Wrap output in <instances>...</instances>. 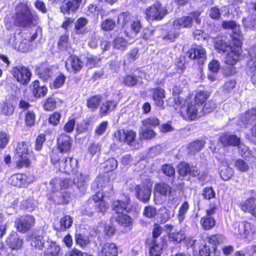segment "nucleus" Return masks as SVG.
<instances>
[{"label": "nucleus", "instance_id": "4468645a", "mask_svg": "<svg viewBox=\"0 0 256 256\" xmlns=\"http://www.w3.org/2000/svg\"><path fill=\"white\" fill-rule=\"evenodd\" d=\"M33 180V177L22 174L13 175L10 178V184L19 188L26 186Z\"/></svg>", "mask_w": 256, "mask_h": 256}, {"label": "nucleus", "instance_id": "a211bd4d", "mask_svg": "<svg viewBox=\"0 0 256 256\" xmlns=\"http://www.w3.org/2000/svg\"><path fill=\"white\" fill-rule=\"evenodd\" d=\"M136 196L140 201L146 203L150 200L152 190L146 186H138L136 188Z\"/></svg>", "mask_w": 256, "mask_h": 256}, {"label": "nucleus", "instance_id": "72a5a7b5", "mask_svg": "<svg viewBox=\"0 0 256 256\" xmlns=\"http://www.w3.org/2000/svg\"><path fill=\"white\" fill-rule=\"evenodd\" d=\"M117 102L114 100H107L102 104L100 108L101 114L104 116L113 110L117 106Z\"/></svg>", "mask_w": 256, "mask_h": 256}, {"label": "nucleus", "instance_id": "b1692460", "mask_svg": "<svg viewBox=\"0 0 256 256\" xmlns=\"http://www.w3.org/2000/svg\"><path fill=\"white\" fill-rule=\"evenodd\" d=\"M16 156L18 160H30L31 154L28 152L27 146L25 142L18 143L16 148Z\"/></svg>", "mask_w": 256, "mask_h": 256}, {"label": "nucleus", "instance_id": "bb28decb", "mask_svg": "<svg viewBox=\"0 0 256 256\" xmlns=\"http://www.w3.org/2000/svg\"><path fill=\"white\" fill-rule=\"evenodd\" d=\"M154 191L162 196L166 198L168 196L169 200H171L170 196L172 192V188L168 184L164 182L156 184Z\"/></svg>", "mask_w": 256, "mask_h": 256}, {"label": "nucleus", "instance_id": "49530a36", "mask_svg": "<svg viewBox=\"0 0 256 256\" xmlns=\"http://www.w3.org/2000/svg\"><path fill=\"white\" fill-rule=\"evenodd\" d=\"M44 240L42 236L38 235L32 237L31 245L38 250H42L44 244Z\"/></svg>", "mask_w": 256, "mask_h": 256}, {"label": "nucleus", "instance_id": "bf43d9fd", "mask_svg": "<svg viewBox=\"0 0 256 256\" xmlns=\"http://www.w3.org/2000/svg\"><path fill=\"white\" fill-rule=\"evenodd\" d=\"M88 21L84 18H78L75 24V28L76 30V33L83 34L85 32V30L83 28L87 24Z\"/></svg>", "mask_w": 256, "mask_h": 256}, {"label": "nucleus", "instance_id": "cd10ccee", "mask_svg": "<svg viewBox=\"0 0 256 256\" xmlns=\"http://www.w3.org/2000/svg\"><path fill=\"white\" fill-rule=\"evenodd\" d=\"M249 54L251 59L248 62L246 72L248 75L256 73V48L250 50Z\"/></svg>", "mask_w": 256, "mask_h": 256}, {"label": "nucleus", "instance_id": "9d476101", "mask_svg": "<svg viewBox=\"0 0 256 256\" xmlns=\"http://www.w3.org/2000/svg\"><path fill=\"white\" fill-rule=\"evenodd\" d=\"M234 46H230L229 48L230 52L226 54L225 58V62L230 65H234L238 60L241 54L242 43L240 40H236Z\"/></svg>", "mask_w": 256, "mask_h": 256}, {"label": "nucleus", "instance_id": "3c124183", "mask_svg": "<svg viewBox=\"0 0 256 256\" xmlns=\"http://www.w3.org/2000/svg\"><path fill=\"white\" fill-rule=\"evenodd\" d=\"M140 134L143 138L148 140L151 139L155 136L156 133L150 128L147 126H142L141 128Z\"/></svg>", "mask_w": 256, "mask_h": 256}, {"label": "nucleus", "instance_id": "2f4dec72", "mask_svg": "<svg viewBox=\"0 0 256 256\" xmlns=\"http://www.w3.org/2000/svg\"><path fill=\"white\" fill-rule=\"evenodd\" d=\"M61 252L60 246L54 242H51L44 252V256H60Z\"/></svg>", "mask_w": 256, "mask_h": 256}, {"label": "nucleus", "instance_id": "69168bd1", "mask_svg": "<svg viewBox=\"0 0 256 256\" xmlns=\"http://www.w3.org/2000/svg\"><path fill=\"white\" fill-rule=\"evenodd\" d=\"M236 82L234 80H230L225 82L223 86V92L225 94L232 92L235 87Z\"/></svg>", "mask_w": 256, "mask_h": 256}, {"label": "nucleus", "instance_id": "6e6552de", "mask_svg": "<svg viewBox=\"0 0 256 256\" xmlns=\"http://www.w3.org/2000/svg\"><path fill=\"white\" fill-rule=\"evenodd\" d=\"M11 72L16 80L22 84H27L30 81L32 74L28 68L22 66L12 68Z\"/></svg>", "mask_w": 256, "mask_h": 256}, {"label": "nucleus", "instance_id": "473e14b6", "mask_svg": "<svg viewBox=\"0 0 256 256\" xmlns=\"http://www.w3.org/2000/svg\"><path fill=\"white\" fill-rule=\"evenodd\" d=\"M102 101V97L100 95L93 96L87 100L86 106L92 111H95L98 108Z\"/></svg>", "mask_w": 256, "mask_h": 256}, {"label": "nucleus", "instance_id": "a878e982", "mask_svg": "<svg viewBox=\"0 0 256 256\" xmlns=\"http://www.w3.org/2000/svg\"><path fill=\"white\" fill-rule=\"evenodd\" d=\"M30 88L35 98H40L46 96L48 89L45 86H40L38 80L33 82L30 86Z\"/></svg>", "mask_w": 256, "mask_h": 256}, {"label": "nucleus", "instance_id": "13d9d810", "mask_svg": "<svg viewBox=\"0 0 256 256\" xmlns=\"http://www.w3.org/2000/svg\"><path fill=\"white\" fill-rule=\"evenodd\" d=\"M156 214V209L152 206H146L143 211V214L146 217L149 218H154Z\"/></svg>", "mask_w": 256, "mask_h": 256}, {"label": "nucleus", "instance_id": "09e8293b", "mask_svg": "<svg viewBox=\"0 0 256 256\" xmlns=\"http://www.w3.org/2000/svg\"><path fill=\"white\" fill-rule=\"evenodd\" d=\"M77 8L74 4L72 0L68 1L66 2H63L60 6V11L64 14H70V12H75Z\"/></svg>", "mask_w": 256, "mask_h": 256}, {"label": "nucleus", "instance_id": "dca6fc26", "mask_svg": "<svg viewBox=\"0 0 256 256\" xmlns=\"http://www.w3.org/2000/svg\"><path fill=\"white\" fill-rule=\"evenodd\" d=\"M83 64V62L78 56H72L68 59L66 66L69 72L76 73L81 70Z\"/></svg>", "mask_w": 256, "mask_h": 256}, {"label": "nucleus", "instance_id": "2eb2a0df", "mask_svg": "<svg viewBox=\"0 0 256 256\" xmlns=\"http://www.w3.org/2000/svg\"><path fill=\"white\" fill-rule=\"evenodd\" d=\"M238 124L246 128L247 125L256 120V108L248 110L244 113L240 114Z\"/></svg>", "mask_w": 256, "mask_h": 256}, {"label": "nucleus", "instance_id": "39448f33", "mask_svg": "<svg viewBox=\"0 0 256 256\" xmlns=\"http://www.w3.org/2000/svg\"><path fill=\"white\" fill-rule=\"evenodd\" d=\"M88 179V176H84L80 172L76 173L73 180L70 178H62V188H67L74 184L81 192L86 190L85 184Z\"/></svg>", "mask_w": 256, "mask_h": 256}, {"label": "nucleus", "instance_id": "f8f14e48", "mask_svg": "<svg viewBox=\"0 0 256 256\" xmlns=\"http://www.w3.org/2000/svg\"><path fill=\"white\" fill-rule=\"evenodd\" d=\"M209 96L210 94L204 91H200L196 94L194 102L198 106L200 112L204 111V112L208 113L214 108V104L210 108L207 106L208 104H204Z\"/></svg>", "mask_w": 256, "mask_h": 256}, {"label": "nucleus", "instance_id": "aec40b11", "mask_svg": "<svg viewBox=\"0 0 256 256\" xmlns=\"http://www.w3.org/2000/svg\"><path fill=\"white\" fill-rule=\"evenodd\" d=\"M163 248L164 240L162 238L152 240L149 250L150 256H160L162 254Z\"/></svg>", "mask_w": 256, "mask_h": 256}, {"label": "nucleus", "instance_id": "ddd939ff", "mask_svg": "<svg viewBox=\"0 0 256 256\" xmlns=\"http://www.w3.org/2000/svg\"><path fill=\"white\" fill-rule=\"evenodd\" d=\"M187 56L190 59L198 60V63L202 64L206 58V52L202 46L196 45L188 51Z\"/></svg>", "mask_w": 256, "mask_h": 256}, {"label": "nucleus", "instance_id": "4be33fe9", "mask_svg": "<svg viewBox=\"0 0 256 256\" xmlns=\"http://www.w3.org/2000/svg\"><path fill=\"white\" fill-rule=\"evenodd\" d=\"M250 230V224L248 222H236L234 224L232 232L236 236L246 237Z\"/></svg>", "mask_w": 256, "mask_h": 256}, {"label": "nucleus", "instance_id": "a18cd8bd", "mask_svg": "<svg viewBox=\"0 0 256 256\" xmlns=\"http://www.w3.org/2000/svg\"><path fill=\"white\" fill-rule=\"evenodd\" d=\"M59 102L60 100L58 98L54 97H50L46 100L44 106V108L46 110H52L56 108V105Z\"/></svg>", "mask_w": 256, "mask_h": 256}, {"label": "nucleus", "instance_id": "680f3d73", "mask_svg": "<svg viewBox=\"0 0 256 256\" xmlns=\"http://www.w3.org/2000/svg\"><path fill=\"white\" fill-rule=\"evenodd\" d=\"M238 146V152L244 158H249L250 156L251 155V153L248 148L240 142Z\"/></svg>", "mask_w": 256, "mask_h": 256}, {"label": "nucleus", "instance_id": "9b49d317", "mask_svg": "<svg viewBox=\"0 0 256 256\" xmlns=\"http://www.w3.org/2000/svg\"><path fill=\"white\" fill-rule=\"evenodd\" d=\"M130 198L128 196H126L124 200H114L112 204V208L113 212V216L116 214L122 213L130 212Z\"/></svg>", "mask_w": 256, "mask_h": 256}, {"label": "nucleus", "instance_id": "4c0bfd02", "mask_svg": "<svg viewBox=\"0 0 256 256\" xmlns=\"http://www.w3.org/2000/svg\"><path fill=\"white\" fill-rule=\"evenodd\" d=\"M8 244L12 250H19L22 248L23 240L18 237L17 234L8 238L7 240Z\"/></svg>", "mask_w": 256, "mask_h": 256}, {"label": "nucleus", "instance_id": "f704fd0d", "mask_svg": "<svg viewBox=\"0 0 256 256\" xmlns=\"http://www.w3.org/2000/svg\"><path fill=\"white\" fill-rule=\"evenodd\" d=\"M242 24L246 30H256V17L249 15L242 19Z\"/></svg>", "mask_w": 256, "mask_h": 256}, {"label": "nucleus", "instance_id": "6e6d98bb", "mask_svg": "<svg viewBox=\"0 0 256 256\" xmlns=\"http://www.w3.org/2000/svg\"><path fill=\"white\" fill-rule=\"evenodd\" d=\"M75 240L76 244L82 248L86 246L90 243V240L87 236L80 234H75Z\"/></svg>", "mask_w": 256, "mask_h": 256}, {"label": "nucleus", "instance_id": "a19ab883", "mask_svg": "<svg viewBox=\"0 0 256 256\" xmlns=\"http://www.w3.org/2000/svg\"><path fill=\"white\" fill-rule=\"evenodd\" d=\"M73 220L70 216H66L62 218L60 220V228L59 231H64L69 228L72 226Z\"/></svg>", "mask_w": 256, "mask_h": 256}, {"label": "nucleus", "instance_id": "79ce46f5", "mask_svg": "<svg viewBox=\"0 0 256 256\" xmlns=\"http://www.w3.org/2000/svg\"><path fill=\"white\" fill-rule=\"evenodd\" d=\"M202 227L206 230L212 229L215 225L216 222L214 218L210 216H206L203 217L200 220Z\"/></svg>", "mask_w": 256, "mask_h": 256}, {"label": "nucleus", "instance_id": "7ed1b4c3", "mask_svg": "<svg viewBox=\"0 0 256 256\" xmlns=\"http://www.w3.org/2000/svg\"><path fill=\"white\" fill-rule=\"evenodd\" d=\"M136 133L132 130H120L114 133L116 140L127 143L132 148H138L142 146L141 140L137 142L136 139Z\"/></svg>", "mask_w": 256, "mask_h": 256}, {"label": "nucleus", "instance_id": "4d7b16f0", "mask_svg": "<svg viewBox=\"0 0 256 256\" xmlns=\"http://www.w3.org/2000/svg\"><path fill=\"white\" fill-rule=\"evenodd\" d=\"M0 111L5 115L10 116L14 112V107L11 102H6L1 106Z\"/></svg>", "mask_w": 256, "mask_h": 256}, {"label": "nucleus", "instance_id": "0e129e2a", "mask_svg": "<svg viewBox=\"0 0 256 256\" xmlns=\"http://www.w3.org/2000/svg\"><path fill=\"white\" fill-rule=\"evenodd\" d=\"M160 212L161 222H166L170 218V210L166 207H162L160 209Z\"/></svg>", "mask_w": 256, "mask_h": 256}, {"label": "nucleus", "instance_id": "f257e3e1", "mask_svg": "<svg viewBox=\"0 0 256 256\" xmlns=\"http://www.w3.org/2000/svg\"><path fill=\"white\" fill-rule=\"evenodd\" d=\"M16 14L14 24L16 26L28 27L38 22V17L34 12H32L27 4L19 3L16 8Z\"/></svg>", "mask_w": 256, "mask_h": 256}, {"label": "nucleus", "instance_id": "ea45409f", "mask_svg": "<svg viewBox=\"0 0 256 256\" xmlns=\"http://www.w3.org/2000/svg\"><path fill=\"white\" fill-rule=\"evenodd\" d=\"M52 198L56 204H67L70 200V197L68 194H64L62 192H58L54 194Z\"/></svg>", "mask_w": 256, "mask_h": 256}, {"label": "nucleus", "instance_id": "5701e85b", "mask_svg": "<svg viewBox=\"0 0 256 256\" xmlns=\"http://www.w3.org/2000/svg\"><path fill=\"white\" fill-rule=\"evenodd\" d=\"M58 164L60 170L64 172L74 173L76 172L78 161H54V164Z\"/></svg>", "mask_w": 256, "mask_h": 256}, {"label": "nucleus", "instance_id": "0eeeda50", "mask_svg": "<svg viewBox=\"0 0 256 256\" xmlns=\"http://www.w3.org/2000/svg\"><path fill=\"white\" fill-rule=\"evenodd\" d=\"M180 112L182 116L186 120H194L198 114L201 116L204 114V111L200 112V110L198 108V106L194 102L188 103L186 107L182 106L180 108Z\"/></svg>", "mask_w": 256, "mask_h": 256}, {"label": "nucleus", "instance_id": "c03bdc74", "mask_svg": "<svg viewBox=\"0 0 256 256\" xmlns=\"http://www.w3.org/2000/svg\"><path fill=\"white\" fill-rule=\"evenodd\" d=\"M128 42L127 40L122 37L118 36L114 40V47L118 50H124L128 46Z\"/></svg>", "mask_w": 256, "mask_h": 256}, {"label": "nucleus", "instance_id": "de8ad7c7", "mask_svg": "<svg viewBox=\"0 0 256 256\" xmlns=\"http://www.w3.org/2000/svg\"><path fill=\"white\" fill-rule=\"evenodd\" d=\"M189 208V204L187 202H184L180 208L177 218L180 223L182 222L186 218V215Z\"/></svg>", "mask_w": 256, "mask_h": 256}, {"label": "nucleus", "instance_id": "052dcab7", "mask_svg": "<svg viewBox=\"0 0 256 256\" xmlns=\"http://www.w3.org/2000/svg\"><path fill=\"white\" fill-rule=\"evenodd\" d=\"M202 194L204 198L208 200H210L216 196V192L212 186L205 188Z\"/></svg>", "mask_w": 256, "mask_h": 256}, {"label": "nucleus", "instance_id": "7c9ffc66", "mask_svg": "<svg viewBox=\"0 0 256 256\" xmlns=\"http://www.w3.org/2000/svg\"><path fill=\"white\" fill-rule=\"evenodd\" d=\"M102 256H118V248L113 243L104 244L102 250Z\"/></svg>", "mask_w": 256, "mask_h": 256}, {"label": "nucleus", "instance_id": "8fccbe9b", "mask_svg": "<svg viewBox=\"0 0 256 256\" xmlns=\"http://www.w3.org/2000/svg\"><path fill=\"white\" fill-rule=\"evenodd\" d=\"M16 47L17 48L18 51L23 52H27L31 49L30 41L28 39L23 38L21 36L20 45L18 47L17 46Z\"/></svg>", "mask_w": 256, "mask_h": 256}, {"label": "nucleus", "instance_id": "423d86ee", "mask_svg": "<svg viewBox=\"0 0 256 256\" xmlns=\"http://www.w3.org/2000/svg\"><path fill=\"white\" fill-rule=\"evenodd\" d=\"M146 18L150 20H161L166 14V10L156 2L145 10Z\"/></svg>", "mask_w": 256, "mask_h": 256}, {"label": "nucleus", "instance_id": "c9c22d12", "mask_svg": "<svg viewBox=\"0 0 256 256\" xmlns=\"http://www.w3.org/2000/svg\"><path fill=\"white\" fill-rule=\"evenodd\" d=\"M114 218L116 221L120 226L128 227L132 224V219L128 214L124 213L114 215Z\"/></svg>", "mask_w": 256, "mask_h": 256}, {"label": "nucleus", "instance_id": "f3484780", "mask_svg": "<svg viewBox=\"0 0 256 256\" xmlns=\"http://www.w3.org/2000/svg\"><path fill=\"white\" fill-rule=\"evenodd\" d=\"M239 206L242 211L248 212L256 218V202L253 198H249L240 203Z\"/></svg>", "mask_w": 256, "mask_h": 256}, {"label": "nucleus", "instance_id": "c85d7f7f", "mask_svg": "<svg viewBox=\"0 0 256 256\" xmlns=\"http://www.w3.org/2000/svg\"><path fill=\"white\" fill-rule=\"evenodd\" d=\"M164 90L160 88H156L153 92L152 98L155 104L158 107L164 108Z\"/></svg>", "mask_w": 256, "mask_h": 256}, {"label": "nucleus", "instance_id": "603ef678", "mask_svg": "<svg viewBox=\"0 0 256 256\" xmlns=\"http://www.w3.org/2000/svg\"><path fill=\"white\" fill-rule=\"evenodd\" d=\"M169 238L170 241L177 244L184 240L186 236L184 231L180 230L179 232L170 234L169 235Z\"/></svg>", "mask_w": 256, "mask_h": 256}, {"label": "nucleus", "instance_id": "774afa93", "mask_svg": "<svg viewBox=\"0 0 256 256\" xmlns=\"http://www.w3.org/2000/svg\"><path fill=\"white\" fill-rule=\"evenodd\" d=\"M115 26V22L111 19H107L101 24L102 28L106 31L112 30Z\"/></svg>", "mask_w": 256, "mask_h": 256}, {"label": "nucleus", "instance_id": "393cba45", "mask_svg": "<svg viewBox=\"0 0 256 256\" xmlns=\"http://www.w3.org/2000/svg\"><path fill=\"white\" fill-rule=\"evenodd\" d=\"M58 146L62 152H68L71 147L72 142L70 138L65 134L59 136L58 138Z\"/></svg>", "mask_w": 256, "mask_h": 256}, {"label": "nucleus", "instance_id": "58836bf2", "mask_svg": "<svg viewBox=\"0 0 256 256\" xmlns=\"http://www.w3.org/2000/svg\"><path fill=\"white\" fill-rule=\"evenodd\" d=\"M214 46L216 49L219 52H228L230 48L231 45H227L222 38H215L214 40Z\"/></svg>", "mask_w": 256, "mask_h": 256}, {"label": "nucleus", "instance_id": "338daca9", "mask_svg": "<svg viewBox=\"0 0 256 256\" xmlns=\"http://www.w3.org/2000/svg\"><path fill=\"white\" fill-rule=\"evenodd\" d=\"M124 82L125 85L128 86H132L138 83V80L136 76L130 74L124 78Z\"/></svg>", "mask_w": 256, "mask_h": 256}, {"label": "nucleus", "instance_id": "864d4df0", "mask_svg": "<svg viewBox=\"0 0 256 256\" xmlns=\"http://www.w3.org/2000/svg\"><path fill=\"white\" fill-rule=\"evenodd\" d=\"M225 240L226 238L223 235L216 234L212 235L208 238V242L214 246H216L224 243Z\"/></svg>", "mask_w": 256, "mask_h": 256}, {"label": "nucleus", "instance_id": "20e7f679", "mask_svg": "<svg viewBox=\"0 0 256 256\" xmlns=\"http://www.w3.org/2000/svg\"><path fill=\"white\" fill-rule=\"evenodd\" d=\"M200 12L195 11L189 14L188 16H184L175 20L173 22V26L178 30L180 28H190L192 26L194 20L198 24H200L201 20L200 18Z\"/></svg>", "mask_w": 256, "mask_h": 256}, {"label": "nucleus", "instance_id": "6ab92c4d", "mask_svg": "<svg viewBox=\"0 0 256 256\" xmlns=\"http://www.w3.org/2000/svg\"><path fill=\"white\" fill-rule=\"evenodd\" d=\"M178 174L182 176L190 174L196 176H198L200 172L196 167H191L185 162H182L178 165Z\"/></svg>", "mask_w": 256, "mask_h": 256}, {"label": "nucleus", "instance_id": "412c9836", "mask_svg": "<svg viewBox=\"0 0 256 256\" xmlns=\"http://www.w3.org/2000/svg\"><path fill=\"white\" fill-rule=\"evenodd\" d=\"M219 142L224 146H237L240 144V138L235 135L226 133L224 134L220 137Z\"/></svg>", "mask_w": 256, "mask_h": 256}, {"label": "nucleus", "instance_id": "5fc2aeb1", "mask_svg": "<svg viewBox=\"0 0 256 256\" xmlns=\"http://www.w3.org/2000/svg\"><path fill=\"white\" fill-rule=\"evenodd\" d=\"M160 124L159 120L156 117H150L142 121V125L150 128H154Z\"/></svg>", "mask_w": 256, "mask_h": 256}, {"label": "nucleus", "instance_id": "c756f323", "mask_svg": "<svg viewBox=\"0 0 256 256\" xmlns=\"http://www.w3.org/2000/svg\"><path fill=\"white\" fill-rule=\"evenodd\" d=\"M36 72L40 78L44 80H48L53 74L51 67L46 64L42 65L39 67L37 68Z\"/></svg>", "mask_w": 256, "mask_h": 256}, {"label": "nucleus", "instance_id": "e433bc0d", "mask_svg": "<svg viewBox=\"0 0 256 256\" xmlns=\"http://www.w3.org/2000/svg\"><path fill=\"white\" fill-rule=\"evenodd\" d=\"M205 145V142L201 140H196L190 142L188 148V153L190 154H194L196 152L200 151Z\"/></svg>", "mask_w": 256, "mask_h": 256}, {"label": "nucleus", "instance_id": "1a4fd4ad", "mask_svg": "<svg viewBox=\"0 0 256 256\" xmlns=\"http://www.w3.org/2000/svg\"><path fill=\"white\" fill-rule=\"evenodd\" d=\"M35 224L34 218L30 215L22 216L17 218L15 222L16 230L22 234L28 231Z\"/></svg>", "mask_w": 256, "mask_h": 256}, {"label": "nucleus", "instance_id": "37998d69", "mask_svg": "<svg viewBox=\"0 0 256 256\" xmlns=\"http://www.w3.org/2000/svg\"><path fill=\"white\" fill-rule=\"evenodd\" d=\"M220 174L222 180H227L232 176L233 170L227 166L222 165L220 166Z\"/></svg>", "mask_w": 256, "mask_h": 256}, {"label": "nucleus", "instance_id": "e2e57ef3", "mask_svg": "<svg viewBox=\"0 0 256 256\" xmlns=\"http://www.w3.org/2000/svg\"><path fill=\"white\" fill-rule=\"evenodd\" d=\"M206 14L212 19L217 20L220 18L221 14L220 9L216 7H212L211 8L208 10Z\"/></svg>", "mask_w": 256, "mask_h": 256}, {"label": "nucleus", "instance_id": "f03ea898", "mask_svg": "<svg viewBox=\"0 0 256 256\" xmlns=\"http://www.w3.org/2000/svg\"><path fill=\"white\" fill-rule=\"evenodd\" d=\"M118 24L124 29L126 36L130 38L136 36L141 28L140 21L132 18L128 12H122L118 15Z\"/></svg>", "mask_w": 256, "mask_h": 256}]
</instances>
